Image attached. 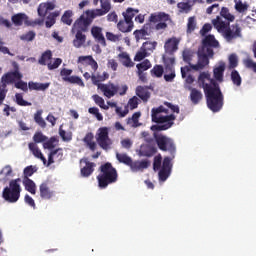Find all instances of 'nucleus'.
<instances>
[{
  "instance_id": "1",
  "label": "nucleus",
  "mask_w": 256,
  "mask_h": 256,
  "mask_svg": "<svg viewBox=\"0 0 256 256\" xmlns=\"http://www.w3.org/2000/svg\"><path fill=\"white\" fill-rule=\"evenodd\" d=\"M198 86L204 89L208 109L213 113H219L225 100L219 83L211 78L210 74L202 72L198 77Z\"/></svg>"
},
{
  "instance_id": "2",
  "label": "nucleus",
  "mask_w": 256,
  "mask_h": 256,
  "mask_svg": "<svg viewBox=\"0 0 256 256\" xmlns=\"http://www.w3.org/2000/svg\"><path fill=\"white\" fill-rule=\"evenodd\" d=\"M149 23L143 25L140 30H135L133 35L139 43L141 39H147L146 37L151 35L153 31H165L167 29V21H171V16L165 12H155L149 16Z\"/></svg>"
},
{
  "instance_id": "3",
  "label": "nucleus",
  "mask_w": 256,
  "mask_h": 256,
  "mask_svg": "<svg viewBox=\"0 0 256 256\" xmlns=\"http://www.w3.org/2000/svg\"><path fill=\"white\" fill-rule=\"evenodd\" d=\"M212 25L216 28L218 33H221L222 37H224L228 43H231L233 39H238V37H241V26H239V24L231 25V22L223 21L221 16H217L215 19H213Z\"/></svg>"
},
{
  "instance_id": "4",
  "label": "nucleus",
  "mask_w": 256,
  "mask_h": 256,
  "mask_svg": "<svg viewBox=\"0 0 256 256\" xmlns=\"http://www.w3.org/2000/svg\"><path fill=\"white\" fill-rule=\"evenodd\" d=\"M100 174L97 176L98 187L100 189H107L109 185H113V183H117L119 179V174L117 173V169L113 167L110 162H106L100 166Z\"/></svg>"
},
{
  "instance_id": "5",
  "label": "nucleus",
  "mask_w": 256,
  "mask_h": 256,
  "mask_svg": "<svg viewBox=\"0 0 256 256\" xmlns=\"http://www.w3.org/2000/svg\"><path fill=\"white\" fill-rule=\"evenodd\" d=\"M21 178L12 179L8 186L4 187L2 191V198L6 203H17L21 199Z\"/></svg>"
},
{
  "instance_id": "6",
  "label": "nucleus",
  "mask_w": 256,
  "mask_h": 256,
  "mask_svg": "<svg viewBox=\"0 0 256 256\" xmlns=\"http://www.w3.org/2000/svg\"><path fill=\"white\" fill-rule=\"evenodd\" d=\"M116 159L117 161H119V163H123V165L130 167L133 173L148 169L149 165H151V162L149 160L133 161V158H131L126 153H116Z\"/></svg>"
},
{
  "instance_id": "7",
  "label": "nucleus",
  "mask_w": 256,
  "mask_h": 256,
  "mask_svg": "<svg viewBox=\"0 0 256 256\" xmlns=\"http://www.w3.org/2000/svg\"><path fill=\"white\" fill-rule=\"evenodd\" d=\"M153 137L158 149H160V151H169L170 155H172V159H175V151H177V148L175 147L173 139L157 132H154Z\"/></svg>"
},
{
  "instance_id": "8",
  "label": "nucleus",
  "mask_w": 256,
  "mask_h": 256,
  "mask_svg": "<svg viewBox=\"0 0 256 256\" xmlns=\"http://www.w3.org/2000/svg\"><path fill=\"white\" fill-rule=\"evenodd\" d=\"M197 55H198L197 63L190 64V68H192L193 71H203V69H205V67L209 65V59H211L213 55H215V53L213 52L212 48H206V49L199 48Z\"/></svg>"
},
{
  "instance_id": "9",
  "label": "nucleus",
  "mask_w": 256,
  "mask_h": 256,
  "mask_svg": "<svg viewBox=\"0 0 256 256\" xmlns=\"http://www.w3.org/2000/svg\"><path fill=\"white\" fill-rule=\"evenodd\" d=\"M91 10H86L73 24L71 31H80L82 33H87L89 31V25L93 23V19H96V16L91 14Z\"/></svg>"
},
{
  "instance_id": "10",
  "label": "nucleus",
  "mask_w": 256,
  "mask_h": 256,
  "mask_svg": "<svg viewBox=\"0 0 256 256\" xmlns=\"http://www.w3.org/2000/svg\"><path fill=\"white\" fill-rule=\"evenodd\" d=\"M151 117L153 123H165L167 121H175L176 119L175 115H169V110L163 106L152 108Z\"/></svg>"
},
{
  "instance_id": "11",
  "label": "nucleus",
  "mask_w": 256,
  "mask_h": 256,
  "mask_svg": "<svg viewBox=\"0 0 256 256\" xmlns=\"http://www.w3.org/2000/svg\"><path fill=\"white\" fill-rule=\"evenodd\" d=\"M96 141L101 149H103L104 151H109V149H111V146L113 145V140L109 138V128H99L96 134Z\"/></svg>"
},
{
  "instance_id": "12",
  "label": "nucleus",
  "mask_w": 256,
  "mask_h": 256,
  "mask_svg": "<svg viewBox=\"0 0 256 256\" xmlns=\"http://www.w3.org/2000/svg\"><path fill=\"white\" fill-rule=\"evenodd\" d=\"M51 59H53V52H51V50H46L38 59V63L39 65H47L49 71H53V69H58L61 63H63V60L61 58L54 59L53 63H51Z\"/></svg>"
},
{
  "instance_id": "13",
  "label": "nucleus",
  "mask_w": 256,
  "mask_h": 256,
  "mask_svg": "<svg viewBox=\"0 0 256 256\" xmlns=\"http://www.w3.org/2000/svg\"><path fill=\"white\" fill-rule=\"evenodd\" d=\"M157 49V41H146L140 47V50L136 53L134 61H143L145 57H149L153 51Z\"/></svg>"
},
{
  "instance_id": "14",
  "label": "nucleus",
  "mask_w": 256,
  "mask_h": 256,
  "mask_svg": "<svg viewBox=\"0 0 256 256\" xmlns=\"http://www.w3.org/2000/svg\"><path fill=\"white\" fill-rule=\"evenodd\" d=\"M99 9L90 10L92 13V17H103V15H107L109 11H111V0H93V5H99Z\"/></svg>"
},
{
  "instance_id": "15",
  "label": "nucleus",
  "mask_w": 256,
  "mask_h": 256,
  "mask_svg": "<svg viewBox=\"0 0 256 256\" xmlns=\"http://www.w3.org/2000/svg\"><path fill=\"white\" fill-rule=\"evenodd\" d=\"M23 79V74H21V72H19V68L17 67L14 71L5 73L2 77H1V83L3 85H13L15 84L16 81H21Z\"/></svg>"
},
{
  "instance_id": "16",
  "label": "nucleus",
  "mask_w": 256,
  "mask_h": 256,
  "mask_svg": "<svg viewBox=\"0 0 256 256\" xmlns=\"http://www.w3.org/2000/svg\"><path fill=\"white\" fill-rule=\"evenodd\" d=\"M172 158L165 157L162 162V167L159 170L158 177L159 181L165 182L166 179H169L171 175V170L173 169V164L171 163Z\"/></svg>"
},
{
  "instance_id": "17",
  "label": "nucleus",
  "mask_w": 256,
  "mask_h": 256,
  "mask_svg": "<svg viewBox=\"0 0 256 256\" xmlns=\"http://www.w3.org/2000/svg\"><path fill=\"white\" fill-rule=\"evenodd\" d=\"M98 89L103 92L104 97H107V99H111V97H115V95L119 93V86L111 82L107 84H98Z\"/></svg>"
},
{
  "instance_id": "18",
  "label": "nucleus",
  "mask_w": 256,
  "mask_h": 256,
  "mask_svg": "<svg viewBox=\"0 0 256 256\" xmlns=\"http://www.w3.org/2000/svg\"><path fill=\"white\" fill-rule=\"evenodd\" d=\"M179 43H181V39L177 37H172L166 40L164 44L165 53L168 55H174L177 53V51H179Z\"/></svg>"
},
{
  "instance_id": "19",
  "label": "nucleus",
  "mask_w": 256,
  "mask_h": 256,
  "mask_svg": "<svg viewBox=\"0 0 256 256\" xmlns=\"http://www.w3.org/2000/svg\"><path fill=\"white\" fill-rule=\"evenodd\" d=\"M91 35L97 41V43H100L102 47H107V42L105 41V36H103V28L99 26H93L91 28Z\"/></svg>"
},
{
  "instance_id": "20",
  "label": "nucleus",
  "mask_w": 256,
  "mask_h": 256,
  "mask_svg": "<svg viewBox=\"0 0 256 256\" xmlns=\"http://www.w3.org/2000/svg\"><path fill=\"white\" fill-rule=\"evenodd\" d=\"M77 63H80L81 65H89L94 72L99 69V64L91 55L79 56Z\"/></svg>"
},
{
  "instance_id": "21",
  "label": "nucleus",
  "mask_w": 256,
  "mask_h": 256,
  "mask_svg": "<svg viewBox=\"0 0 256 256\" xmlns=\"http://www.w3.org/2000/svg\"><path fill=\"white\" fill-rule=\"evenodd\" d=\"M28 149L31 151L34 157H36V159H40V161L43 162V165H47V158H45L43 152H41V149H39V146H37V144L30 142L28 144Z\"/></svg>"
},
{
  "instance_id": "22",
  "label": "nucleus",
  "mask_w": 256,
  "mask_h": 256,
  "mask_svg": "<svg viewBox=\"0 0 256 256\" xmlns=\"http://www.w3.org/2000/svg\"><path fill=\"white\" fill-rule=\"evenodd\" d=\"M71 32L75 34V38L73 40L74 47H76V49H81V47L84 46L87 41V36L84 34V32H81V31H71Z\"/></svg>"
},
{
  "instance_id": "23",
  "label": "nucleus",
  "mask_w": 256,
  "mask_h": 256,
  "mask_svg": "<svg viewBox=\"0 0 256 256\" xmlns=\"http://www.w3.org/2000/svg\"><path fill=\"white\" fill-rule=\"evenodd\" d=\"M202 45L203 46L200 49H211V47L217 48L219 47V41L215 39L214 35L209 34L202 40Z\"/></svg>"
},
{
  "instance_id": "24",
  "label": "nucleus",
  "mask_w": 256,
  "mask_h": 256,
  "mask_svg": "<svg viewBox=\"0 0 256 256\" xmlns=\"http://www.w3.org/2000/svg\"><path fill=\"white\" fill-rule=\"evenodd\" d=\"M188 89L190 91V101L193 103V105H199V103H201L203 100V93L201 90L192 87H189Z\"/></svg>"
},
{
  "instance_id": "25",
  "label": "nucleus",
  "mask_w": 256,
  "mask_h": 256,
  "mask_svg": "<svg viewBox=\"0 0 256 256\" xmlns=\"http://www.w3.org/2000/svg\"><path fill=\"white\" fill-rule=\"evenodd\" d=\"M39 189H40V197L42 199L49 200L53 197V195H55V192H53L51 188H49V185H47L46 182H43L42 184H40Z\"/></svg>"
},
{
  "instance_id": "26",
  "label": "nucleus",
  "mask_w": 256,
  "mask_h": 256,
  "mask_svg": "<svg viewBox=\"0 0 256 256\" xmlns=\"http://www.w3.org/2000/svg\"><path fill=\"white\" fill-rule=\"evenodd\" d=\"M133 21L129 20H120L117 24V29L121 31V33H131L133 31Z\"/></svg>"
},
{
  "instance_id": "27",
  "label": "nucleus",
  "mask_w": 256,
  "mask_h": 256,
  "mask_svg": "<svg viewBox=\"0 0 256 256\" xmlns=\"http://www.w3.org/2000/svg\"><path fill=\"white\" fill-rule=\"evenodd\" d=\"M223 75H225V63H220L219 66L213 69V77L214 81H218V83H223Z\"/></svg>"
},
{
  "instance_id": "28",
  "label": "nucleus",
  "mask_w": 256,
  "mask_h": 256,
  "mask_svg": "<svg viewBox=\"0 0 256 256\" xmlns=\"http://www.w3.org/2000/svg\"><path fill=\"white\" fill-rule=\"evenodd\" d=\"M136 95L137 97H139V99H141L144 103H147V101H149L150 97H151V93L149 92V90H147V88L143 87V86H138L136 88Z\"/></svg>"
},
{
  "instance_id": "29",
  "label": "nucleus",
  "mask_w": 256,
  "mask_h": 256,
  "mask_svg": "<svg viewBox=\"0 0 256 256\" xmlns=\"http://www.w3.org/2000/svg\"><path fill=\"white\" fill-rule=\"evenodd\" d=\"M22 183L28 193H31V195H35V193H37V185L31 178H23Z\"/></svg>"
},
{
  "instance_id": "30",
  "label": "nucleus",
  "mask_w": 256,
  "mask_h": 256,
  "mask_svg": "<svg viewBox=\"0 0 256 256\" xmlns=\"http://www.w3.org/2000/svg\"><path fill=\"white\" fill-rule=\"evenodd\" d=\"M59 15H61V11L57 10L54 12H51L47 18H46V28L47 29H51V27H53V25H55V23H57V17H59Z\"/></svg>"
},
{
  "instance_id": "31",
  "label": "nucleus",
  "mask_w": 256,
  "mask_h": 256,
  "mask_svg": "<svg viewBox=\"0 0 256 256\" xmlns=\"http://www.w3.org/2000/svg\"><path fill=\"white\" fill-rule=\"evenodd\" d=\"M93 171H95V163L86 161V165L81 168V175L82 177H91L93 175Z\"/></svg>"
},
{
  "instance_id": "32",
  "label": "nucleus",
  "mask_w": 256,
  "mask_h": 256,
  "mask_svg": "<svg viewBox=\"0 0 256 256\" xmlns=\"http://www.w3.org/2000/svg\"><path fill=\"white\" fill-rule=\"evenodd\" d=\"M191 67L189 66H184V67H181V76H182V79H185L186 78V83L188 85H193V83H195V78L193 77V75H188L187 74L191 71Z\"/></svg>"
},
{
  "instance_id": "33",
  "label": "nucleus",
  "mask_w": 256,
  "mask_h": 256,
  "mask_svg": "<svg viewBox=\"0 0 256 256\" xmlns=\"http://www.w3.org/2000/svg\"><path fill=\"white\" fill-rule=\"evenodd\" d=\"M118 57L124 67H135V62H132L131 57L127 52L120 53Z\"/></svg>"
},
{
  "instance_id": "34",
  "label": "nucleus",
  "mask_w": 256,
  "mask_h": 256,
  "mask_svg": "<svg viewBox=\"0 0 256 256\" xmlns=\"http://www.w3.org/2000/svg\"><path fill=\"white\" fill-rule=\"evenodd\" d=\"M27 19H28V17L25 14L18 13L16 15L12 16V23H14V25H16V27H21V25H23L24 21L27 25H29V23H27Z\"/></svg>"
},
{
  "instance_id": "35",
  "label": "nucleus",
  "mask_w": 256,
  "mask_h": 256,
  "mask_svg": "<svg viewBox=\"0 0 256 256\" xmlns=\"http://www.w3.org/2000/svg\"><path fill=\"white\" fill-rule=\"evenodd\" d=\"M175 120H170L166 122H162L161 125H153L151 126V131H167V129H171L173 127Z\"/></svg>"
},
{
  "instance_id": "36",
  "label": "nucleus",
  "mask_w": 256,
  "mask_h": 256,
  "mask_svg": "<svg viewBox=\"0 0 256 256\" xmlns=\"http://www.w3.org/2000/svg\"><path fill=\"white\" fill-rule=\"evenodd\" d=\"M141 117V112H135L131 118H128L126 123L127 125H130V127H133L134 129L141 126V123H139V118Z\"/></svg>"
},
{
  "instance_id": "37",
  "label": "nucleus",
  "mask_w": 256,
  "mask_h": 256,
  "mask_svg": "<svg viewBox=\"0 0 256 256\" xmlns=\"http://www.w3.org/2000/svg\"><path fill=\"white\" fill-rule=\"evenodd\" d=\"M155 153H157V148L153 146H146L141 148L139 155L140 157H153Z\"/></svg>"
},
{
  "instance_id": "38",
  "label": "nucleus",
  "mask_w": 256,
  "mask_h": 256,
  "mask_svg": "<svg viewBox=\"0 0 256 256\" xmlns=\"http://www.w3.org/2000/svg\"><path fill=\"white\" fill-rule=\"evenodd\" d=\"M63 81L71 83L72 85H79V87H85L83 79H81L79 76L63 77Z\"/></svg>"
},
{
  "instance_id": "39",
  "label": "nucleus",
  "mask_w": 256,
  "mask_h": 256,
  "mask_svg": "<svg viewBox=\"0 0 256 256\" xmlns=\"http://www.w3.org/2000/svg\"><path fill=\"white\" fill-rule=\"evenodd\" d=\"M38 169L39 168L37 166L33 165L25 167L23 170V179H30L29 177H33V175L37 173Z\"/></svg>"
},
{
  "instance_id": "40",
  "label": "nucleus",
  "mask_w": 256,
  "mask_h": 256,
  "mask_svg": "<svg viewBox=\"0 0 256 256\" xmlns=\"http://www.w3.org/2000/svg\"><path fill=\"white\" fill-rule=\"evenodd\" d=\"M41 115H43V110H38L34 114V121L37 123V125H39V127L45 129V127H47V122H45V119H43Z\"/></svg>"
},
{
  "instance_id": "41",
  "label": "nucleus",
  "mask_w": 256,
  "mask_h": 256,
  "mask_svg": "<svg viewBox=\"0 0 256 256\" xmlns=\"http://www.w3.org/2000/svg\"><path fill=\"white\" fill-rule=\"evenodd\" d=\"M139 13V9H134L132 7H129L126 9L125 12L122 13L124 19L126 21H133V17H135Z\"/></svg>"
},
{
  "instance_id": "42",
  "label": "nucleus",
  "mask_w": 256,
  "mask_h": 256,
  "mask_svg": "<svg viewBox=\"0 0 256 256\" xmlns=\"http://www.w3.org/2000/svg\"><path fill=\"white\" fill-rule=\"evenodd\" d=\"M231 81L233 85L236 87H241V83H243V79L237 70H233L230 74Z\"/></svg>"
},
{
  "instance_id": "43",
  "label": "nucleus",
  "mask_w": 256,
  "mask_h": 256,
  "mask_svg": "<svg viewBox=\"0 0 256 256\" xmlns=\"http://www.w3.org/2000/svg\"><path fill=\"white\" fill-rule=\"evenodd\" d=\"M220 15L221 17H223V19H226L228 23H233V21H235V16L232 15L231 12H229V8L227 7H222Z\"/></svg>"
},
{
  "instance_id": "44",
  "label": "nucleus",
  "mask_w": 256,
  "mask_h": 256,
  "mask_svg": "<svg viewBox=\"0 0 256 256\" xmlns=\"http://www.w3.org/2000/svg\"><path fill=\"white\" fill-rule=\"evenodd\" d=\"M92 99L95 104L100 107V109H104V111H109V106L105 105V100L103 99V97L96 94L92 96Z\"/></svg>"
},
{
  "instance_id": "45",
  "label": "nucleus",
  "mask_w": 256,
  "mask_h": 256,
  "mask_svg": "<svg viewBox=\"0 0 256 256\" xmlns=\"http://www.w3.org/2000/svg\"><path fill=\"white\" fill-rule=\"evenodd\" d=\"M137 67V72L138 73H145V71H148V69H151V61L149 59L144 60L143 62L139 63L136 65Z\"/></svg>"
},
{
  "instance_id": "46",
  "label": "nucleus",
  "mask_w": 256,
  "mask_h": 256,
  "mask_svg": "<svg viewBox=\"0 0 256 256\" xmlns=\"http://www.w3.org/2000/svg\"><path fill=\"white\" fill-rule=\"evenodd\" d=\"M71 17H73V11L71 10L65 11L61 17L62 23H64V25H72L73 19Z\"/></svg>"
},
{
  "instance_id": "47",
  "label": "nucleus",
  "mask_w": 256,
  "mask_h": 256,
  "mask_svg": "<svg viewBox=\"0 0 256 256\" xmlns=\"http://www.w3.org/2000/svg\"><path fill=\"white\" fill-rule=\"evenodd\" d=\"M163 62L165 70L175 69V57H165L163 56Z\"/></svg>"
},
{
  "instance_id": "48",
  "label": "nucleus",
  "mask_w": 256,
  "mask_h": 256,
  "mask_svg": "<svg viewBox=\"0 0 256 256\" xmlns=\"http://www.w3.org/2000/svg\"><path fill=\"white\" fill-rule=\"evenodd\" d=\"M15 99L17 105H19L20 107H31V102H28L27 100L23 99V94L16 93Z\"/></svg>"
},
{
  "instance_id": "49",
  "label": "nucleus",
  "mask_w": 256,
  "mask_h": 256,
  "mask_svg": "<svg viewBox=\"0 0 256 256\" xmlns=\"http://www.w3.org/2000/svg\"><path fill=\"white\" fill-rule=\"evenodd\" d=\"M7 93H9L7 85L0 82V107L3 105L5 99H7Z\"/></svg>"
},
{
  "instance_id": "50",
  "label": "nucleus",
  "mask_w": 256,
  "mask_h": 256,
  "mask_svg": "<svg viewBox=\"0 0 256 256\" xmlns=\"http://www.w3.org/2000/svg\"><path fill=\"white\" fill-rule=\"evenodd\" d=\"M184 63H187L191 67V61H193V51L186 49L182 53Z\"/></svg>"
},
{
  "instance_id": "51",
  "label": "nucleus",
  "mask_w": 256,
  "mask_h": 256,
  "mask_svg": "<svg viewBox=\"0 0 256 256\" xmlns=\"http://www.w3.org/2000/svg\"><path fill=\"white\" fill-rule=\"evenodd\" d=\"M164 69L162 65H155L153 69L150 71L151 75L157 78L163 77Z\"/></svg>"
},
{
  "instance_id": "52",
  "label": "nucleus",
  "mask_w": 256,
  "mask_h": 256,
  "mask_svg": "<svg viewBox=\"0 0 256 256\" xmlns=\"http://www.w3.org/2000/svg\"><path fill=\"white\" fill-rule=\"evenodd\" d=\"M49 139L47 136H45L42 132H36L33 136V143L37 145V143H45Z\"/></svg>"
},
{
  "instance_id": "53",
  "label": "nucleus",
  "mask_w": 256,
  "mask_h": 256,
  "mask_svg": "<svg viewBox=\"0 0 256 256\" xmlns=\"http://www.w3.org/2000/svg\"><path fill=\"white\" fill-rule=\"evenodd\" d=\"M197 27V21H195V17H189L187 23V33H193Z\"/></svg>"
},
{
  "instance_id": "54",
  "label": "nucleus",
  "mask_w": 256,
  "mask_h": 256,
  "mask_svg": "<svg viewBox=\"0 0 256 256\" xmlns=\"http://www.w3.org/2000/svg\"><path fill=\"white\" fill-rule=\"evenodd\" d=\"M139 103H141V100H139L137 96H133L128 101V107L133 111V109H137V107H139Z\"/></svg>"
},
{
  "instance_id": "55",
  "label": "nucleus",
  "mask_w": 256,
  "mask_h": 256,
  "mask_svg": "<svg viewBox=\"0 0 256 256\" xmlns=\"http://www.w3.org/2000/svg\"><path fill=\"white\" fill-rule=\"evenodd\" d=\"M55 143H57V138L51 137L49 140L44 141L43 147L44 149H55Z\"/></svg>"
},
{
  "instance_id": "56",
  "label": "nucleus",
  "mask_w": 256,
  "mask_h": 256,
  "mask_svg": "<svg viewBox=\"0 0 256 256\" xmlns=\"http://www.w3.org/2000/svg\"><path fill=\"white\" fill-rule=\"evenodd\" d=\"M88 112L90 113V115H94L97 121H103V114L99 112V108L91 107L88 109Z\"/></svg>"
},
{
  "instance_id": "57",
  "label": "nucleus",
  "mask_w": 256,
  "mask_h": 256,
  "mask_svg": "<svg viewBox=\"0 0 256 256\" xmlns=\"http://www.w3.org/2000/svg\"><path fill=\"white\" fill-rule=\"evenodd\" d=\"M166 73L169 74H165L164 75V79L167 83H173V81L175 80L176 74H175V69L172 70H165Z\"/></svg>"
},
{
  "instance_id": "58",
  "label": "nucleus",
  "mask_w": 256,
  "mask_h": 256,
  "mask_svg": "<svg viewBox=\"0 0 256 256\" xmlns=\"http://www.w3.org/2000/svg\"><path fill=\"white\" fill-rule=\"evenodd\" d=\"M36 33L34 31H29L20 36L21 41H33L36 37Z\"/></svg>"
},
{
  "instance_id": "59",
  "label": "nucleus",
  "mask_w": 256,
  "mask_h": 256,
  "mask_svg": "<svg viewBox=\"0 0 256 256\" xmlns=\"http://www.w3.org/2000/svg\"><path fill=\"white\" fill-rule=\"evenodd\" d=\"M162 161H163V157L161 156V154L154 157V162H153L154 171H159L161 169Z\"/></svg>"
},
{
  "instance_id": "60",
  "label": "nucleus",
  "mask_w": 256,
  "mask_h": 256,
  "mask_svg": "<svg viewBox=\"0 0 256 256\" xmlns=\"http://www.w3.org/2000/svg\"><path fill=\"white\" fill-rule=\"evenodd\" d=\"M239 65V59L236 54H231L229 56V69H235Z\"/></svg>"
},
{
  "instance_id": "61",
  "label": "nucleus",
  "mask_w": 256,
  "mask_h": 256,
  "mask_svg": "<svg viewBox=\"0 0 256 256\" xmlns=\"http://www.w3.org/2000/svg\"><path fill=\"white\" fill-rule=\"evenodd\" d=\"M59 135L63 141H71V139H73L71 132H66L65 130L61 129V127L59 128Z\"/></svg>"
},
{
  "instance_id": "62",
  "label": "nucleus",
  "mask_w": 256,
  "mask_h": 256,
  "mask_svg": "<svg viewBox=\"0 0 256 256\" xmlns=\"http://www.w3.org/2000/svg\"><path fill=\"white\" fill-rule=\"evenodd\" d=\"M37 11L39 17H42V19H44V17H46L48 13L47 6L45 5V3L39 4Z\"/></svg>"
},
{
  "instance_id": "63",
  "label": "nucleus",
  "mask_w": 256,
  "mask_h": 256,
  "mask_svg": "<svg viewBox=\"0 0 256 256\" xmlns=\"http://www.w3.org/2000/svg\"><path fill=\"white\" fill-rule=\"evenodd\" d=\"M235 9L238 11V13H245L247 9H249V6L247 4H244L243 2L239 1L235 4Z\"/></svg>"
},
{
  "instance_id": "64",
  "label": "nucleus",
  "mask_w": 256,
  "mask_h": 256,
  "mask_svg": "<svg viewBox=\"0 0 256 256\" xmlns=\"http://www.w3.org/2000/svg\"><path fill=\"white\" fill-rule=\"evenodd\" d=\"M244 65H245V67H246L247 69H252V71H253L254 73H256V62H254V61L251 60V59H246V60L244 61Z\"/></svg>"
}]
</instances>
